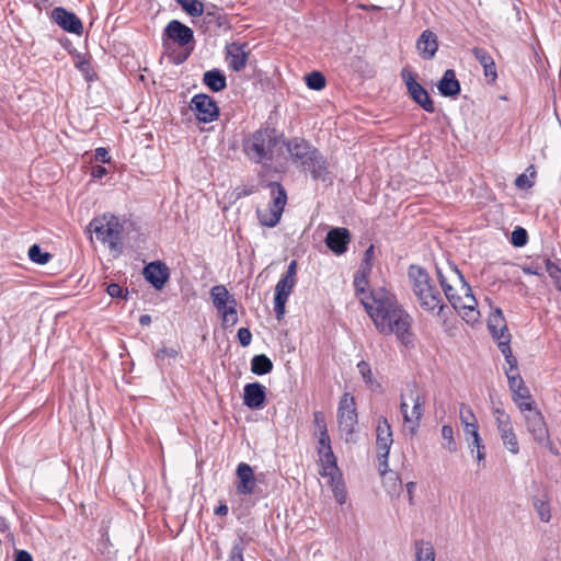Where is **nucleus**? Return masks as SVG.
<instances>
[{
	"mask_svg": "<svg viewBox=\"0 0 561 561\" xmlns=\"http://www.w3.org/2000/svg\"><path fill=\"white\" fill-rule=\"evenodd\" d=\"M525 426L534 440L539 444L549 439V431L542 413L533 408L524 415Z\"/></svg>",
	"mask_w": 561,
	"mask_h": 561,
	"instance_id": "nucleus-15",
	"label": "nucleus"
},
{
	"mask_svg": "<svg viewBox=\"0 0 561 561\" xmlns=\"http://www.w3.org/2000/svg\"><path fill=\"white\" fill-rule=\"evenodd\" d=\"M319 456V474L323 478L340 473V469L337 467L336 457L332 449H328L327 451L318 453Z\"/></svg>",
	"mask_w": 561,
	"mask_h": 561,
	"instance_id": "nucleus-24",
	"label": "nucleus"
},
{
	"mask_svg": "<svg viewBox=\"0 0 561 561\" xmlns=\"http://www.w3.org/2000/svg\"><path fill=\"white\" fill-rule=\"evenodd\" d=\"M190 108L194 112L197 121L211 123L219 116V106L216 101L205 93L195 94L190 102Z\"/></svg>",
	"mask_w": 561,
	"mask_h": 561,
	"instance_id": "nucleus-14",
	"label": "nucleus"
},
{
	"mask_svg": "<svg viewBox=\"0 0 561 561\" xmlns=\"http://www.w3.org/2000/svg\"><path fill=\"white\" fill-rule=\"evenodd\" d=\"M286 140L284 135L272 127H261L242 140V151L253 163L268 164L274 160L275 149Z\"/></svg>",
	"mask_w": 561,
	"mask_h": 561,
	"instance_id": "nucleus-3",
	"label": "nucleus"
},
{
	"mask_svg": "<svg viewBox=\"0 0 561 561\" xmlns=\"http://www.w3.org/2000/svg\"><path fill=\"white\" fill-rule=\"evenodd\" d=\"M297 275V261L293 260L286 271V274L280 277L275 286L276 297L287 298L290 296L295 285Z\"/></svg>",
	"mask_w": 561,
	"mask_h": 561,
	"instance_id": "nucleus-21",
	"label": "nucleus"
},
{
	"mask_svg": "<svg viewBox=\"0 0 561 561\" xmlns=\"http://www.w3.org/2000/svg\"><path fill=\"white\" fill-rule=\"evenodd\" d=\"M287 300V298L274 296V310L278 320L282 319L285 313V305Z\"/></svg>",
	"mask_w": 561,
	"mask_h": 561,
	"instance_id": "nucleus-57",
	"label": "nucleus"
},
{
	"mask_svg": "<svg viewBox=\"0 0 561 561\" xmlns=\"http://www.w3.org/2000/svg\"><path fill=\"white\" fill-rule=\"evenodd\" d=\"M527 231L522 227H516L512 232L511 242L514 247L520 248L527 243Z\"/></svg>",
	"mask_w": 561,
	"mask_h": 561,
	"instance_id": "nucleus-45",
	"label": "nucleus"
},
{
	"mask_svg": "<svg viewBox=\"0 0 561 561\" xmlns=\"http://www.w3.org/2000/svg\"><path fill=\"white\" fill-rule=\"evenodd\" d=\"M442 437L444 440H446L444 448H446L449 453H455L457 450V444L454 438V430L450 425L445 424L442 426Z\"/></svg>",
	"mask_w": 561,
	"mask_h": 561,
	"instance_id": "nucleus-42",
	"label": "nucleus"
},
{
	"mask_svg": "<svg viewBox=\"0 0 561 561\" xmlns=\"http://www.w3.org/2000/svg\"><path fill=\"white\" fill-rule=\"evenodd\" d=\"M272 202L265 209H257L256 215L260 224L264 227H275L283 215L285 205L287 203V193L283 185L278 182L268 183Z\"/></svg>",
	"mask_w": 561,
	"mask_h": 561,
	"instance_id": "nucleus-8",
	"label": "nucleus"
},
{
	"mask_svg": "<svg viewBox=\"0 0 561 561\" xmlns=\"http://www.w3.org/2000/svg\"><path fill=\"white\" fill-rule=\"evenodd\" d=\"M245 550V542L242 538H239L237 541H234L230 553L228 561H244L243 560V552Z\"/></svg>",
	"mask_w": 561,
	"mask_h": 561,
	"instance_id": "nucleus-43",
	"label": "nucleus"
},
{
	"mask_svg": "<svg viewBox=\"0 0 561 561\" xmlns=\"http://www.w3.org/2000/svg\"><path fill=\"white\" fill-rule=\"evenodd\" d=\"M510 342L511 334L508 333L506 325H503L501 328V336H499V348L501 353L504 355L505 359H507V357H511L512 355Z\"/></svg>",
	"mask_w": 561,
	"mask_h": 561,
	"instance_id": "nucleus-41",
	"label": "nucleus"
},
{
	"mask_svg": "<svg viewBox=\"0 0 561 561\" xmlns=\"http://www.w3.org/2000/svg\"><path fill=\"white\" fill-rule=\"evenodd\" d=\"M426 393L416 382H409L400 397V412L404 427L410 435H415L424 414Z\"/></svg>",
	"mask_w": 561,
	"mask_h": 561,
	"instance_id": "nucleus-5",
	"label": "nucleus"
},
{
	"mask_svg": "<svg viewBox=\"0 0 561 561\" xmlns=\"http://www.w3.org/2000/svg\"><path fill=\"white\" fill-rule=\"evenodd\" d=\"M144 276L156 289H161L169 279V267L160 261L151 262L144 268Z\"/></svg>",
	"mask_w": 561,
	"mask_h": 561,
	"instance_id": "nucleus-20",
	"label": "nucleus"
},
{
	"mask_svg": "<svg viewBox=\"0 0 561 561\" xmlns=\"http://www.w3.org/2000/svg\"><path fill=\"white\" fill-rule=\"evenodd\" d=\"M505 325L504 317L501 309H496L495 313L489 320L488 328L493 336L499 342V336H501V328Z\"/></svg>",
	"mask_w": 561,
	"mask_h": 561,
	"instance_id": "nucleus-35",
	"label": "nucleus"
},
{
	"mask_svg": "<svg viewBox=\"0 0 561 561\" xmlns=\"http://www.w3.org/2000/svg\"><path fill=\"white\" fill-rule=\"evenodd\" d=\"M495 424L504 447L513 455L519 453V444L511 416L501 408L493 409Z\"/></svg>",
	"mask_w": 561,
	"mask_h": 561,
	"instance_id": "nucleus-11",
	"label": "nucleus"
},
{
	"mask_svg": "<svg viewBox=\"0 0 561 561\" xmlns=\"http://www.w3.org/2000/svg\"><path fill=\"white\" fill-rule=\"evenodd\" d=\"M204 22L207 24H214L218 28H228V21L225 14L219 10L207 11L204 15Z\"/></svg>",
	"mask_w": 561,
	"mask_h": 561,
	"instance_id": "nucleus-36",
	"label": "nucleus"
},
{
	"mask_svg": "<svg viewBox=\"0 0 561 561\" xmlns=\"http://www.w3.org/2000/svg\"><path fill=\"white\" fill-rule=\"evenodd\" d=\"M28 257L32 262L44 265L50 261L51 254L43 252L38 244H33L28 249Z\"/></svg>",
	"mask_w": 561,
	"mask_h": 561,
	"instance_id": "nucleus-39",
	"label": "nucleus"
},
{
	"mask_svg": "<svg viewBox=\"0 0 561 561\" xmlns=\"http://www.w3.org/2000/svg\"><path fill=\"white\" fill-rule=\"evenodd\" d=\"M94 158L96 161H101L103 163L110 161L108 151L103 147H100L95 150Z\"/></svg>",
	"mask_w": 561,
	"mask_h": 561,
	"instance_id": "nucleus-62",
	"label": "nucleus"
},
{
	"mask_svg": "<svg viewBox=\"0 0 561 561\" xmlns=\"http://www.w3.org/2000/svg\"><path fill=\"white\" fill-rule=\"evenodd\" d=\"M483 72H484V77L488 79L489 82H495V80L497 78V72H496V66H495L494 60L492 62L483 66Z\"/></svg>",
	"mask_w": 561,
	"mask_h": 561,
	"instance_id": "nucleus-59",
	"label": "nucleus"
},
{
	"mask_svg": "<svg viewBox=\"0 0 561 561\" xmlns=\"http://www.w3.org/2000/svg\"><path fill=\"white\" fill-rule=\"evenodd\" d=\"M309 89L320 91L325 87V77L320 71H312L305 77Z\"/></svg>",
	"mask_w": 561,
	"mask_h": 561,
	"instance_id": "nucleus-38",
	"label": "nucleus"
},
{
	"mask_svg": "<svg viewBox=\"0 0 561 561\" xmlns=\"http://www.w3.org/2000/svg\"><path fill=\"white\" fill-rule=\"evenodd\" d=\"M76 67L84 75V77L87 79H89V80L92 79V77H91L92 68H91L90 61L88 59H85V57H79V59L76 62Z\"/></svg>",
	"mask_w": 561,
	"mask_h": 561,
	"instance_id": "nucleus-54",
	"label": "nucleus"
},
{
	"mask_svg": "<svg viewBox=\"0 0 561 561\" xmlns=\"http://www.w3.org/2000/svg\"><path fill=\"white\" fill-rule=\"evenodd\" d=\"M408 277L421 308L439 316L446 306L427 271L419 265H411Z\"/></svg>",
	"mask_w": 561,
	"mask_h": 561,
	"instance_id": "nucleus-4",
	"label": "nucleus"
},
{
	"mask_svg": "<svg viewBox=\"0 0 561 561\" xmlns=\"http://www.w3.org/2000/svg\"><path fill=\"white\" fill-rule=\"evenodd\" d=\"M416 49L424 60L432 59L438 49V41L435 33L430 30L423 31L416 41Z\"/></svg>",
	"mask_w": 561,
	"mask_h": 561,
	"instance_id": "nucleus-22",
	"label": "nucleus"
},
{
	"mask_svg": "<svg viewBox=\"0 0 561 561\" xmlns=\"http://www.w3.org/2000/svg\"><path fill=\"white\" fill-rule=\"evenodd\" d=\"M508 386L512 393L526 387L519 374L512 377L510 376Z\"/></svg>",
	"mask_w": 561,
	"mask_h": 561,
	"instance_id": "nucleus-58",
	"label": "nucleus"
},
{
	"mask_svg": "<svg viewBox=\"0 0 561 561\" xmlns=\"http://www.w3.org/2000/svg\"><path fill=\"white\" fill-rule=\"evenodd\" d=\"M328 483L331 486L333 492V496L340 505H343L347 499L346 486L342 478V473H336L330 477H327Z\"/></svg>",
	"mask_w": 561,
	"mask_h": 561,
	"instance_id": "nucleus-27",
	"label": "nucleus"
},
{
	"mask_svg": "<svg viewBox=\"0 0 561 561\" xmlns=\"http://www.w3.org/2000/svg\"><path fill=\"white\" fill-rule=\"evenodd\" d=\"M471 53L482 67L494 60L489 51L482 47L476 46L471 49Z\"/></svg>",
	"mask_w": 561,
	"mask_h": 561,
	"instance_id": "nucleus-46",
	"label": "nucleus"
},
{
	"mask_svg": "<svg viewBox=\"0 0 561 561\" xmlns=\"http://www.w3.org/2000/svg\"><path fill=\"white\" fill-rule=\"evenodd\" d=\"M537 511H538V514L540 516V519L542 522H546L548 523L550 520V507H549V504L543 502V501H539L535 504Z\"/></svg>",
	"mask_w": 561,
	"mask_h": 561,
	"instance_id": "nucleus-53",
	"label": "nucleus"
},
{
	"mask_svg": "<svg viewBox=\"0 0 561 561\" xmlns=\"http://www.w3.org/2000/svg\"><path fill=\"white\" fill-rule=\"evenodd\" d=\"M291 161L302 171L309 172L314 180L325 181L329 175L328 162L322 153L309 141L294 137L283 141Z\"/></svg>",
	"mask_w": 561,
	"mask_h": 561,
	"instance_id": "nucleus-2",
	"label": "nucleus"
},
{
	"mask_svg": "<svg viewBox=\"0 0 561 561\" xmlns=\"http://www.w3.org/2000/svg\"><path fill=\"white\" fill-rule=\"evenodd\" d=\"M351 241V232L344 227L330 229L324 240L327 247L336 255L344 254L347 251Z\"/></svg>",
	"mask_w": 561,
	"mask_h": 561,
	"instance_id": "nucleus-16",
	"label": "nucleus"
},
{
	"mask_svg": "<svg viewBox=\"0 0 561 561\" xmlns=\"http://www.w3.org/2000/svg\"><path fill=\"white\" fill-rule=\"evenodd\" d=\"M313 426L314 435L321 433H328L325 416L322 411H316L313 413Z\"/></svg>",
	"mask_w": 561,
	"mask_h": 561,
	"instance_id": "nucleus-47",
	"label": "nucleus"
},
{
	"mask_svg": "<svg viewBox=\"0 0 561 561\" xmlns=\"http://www.w3.org/2000/svg\"><path fill=\"white\" fill-rule=\"evenodd\" d=\"M469 447L471 449V451H473L474 449L477 450V460L478 462H481V461H484L485 459V447L483 445V442L482 439L480 438V444L479 445H472V442L469 444Z\"/></svg>",
	"mask_w": 561,
	"mask_h": 561,
	"instance_id": "nucleus-60",
	"label": "nucleus"
},
{
	"mask_svg": "<svg viewBox=\"0 0 561 561\" xmlns=\"http://www.w3.org/2000/svg\"><path fill=\"white\" fill-rule=\"evenodd\" d=\"M357 369L366 383H369V385L373 383L374 378H373L371 368H370V365L366 360H360L357 364Z\"/></svg>",
	"mask_w": 561,
	"mask_h": 561,
	"instance_id": "nucleus-49",
	"label": "nucleus"
},
{
	"mask_svg": "<svg viewBox=\"0 0 561 561\" xmlns=\"http://www.w3.org/2000/svg\"><path fill=\"white\" fill-rule=\"evenodd\" d=\"M316 436L318 437L317 453H322L327 451L328 449H332L329 433L316 434Z\"/></svg>",
	"mask_w": 561,
	"mask_h": 561,
	"instance_id": "nucleus-52",
	"label": "nucleus"
},
{
	"mask_svg": "<svg viewBox=\"0 0 561 561\" xmlns=\"http://www.w3.org/2000/svg\"><path fill=\"white\" fill-rule=\"evenodd\" d=\"M438 278L447 300L450 302V305H455V298L458 296L456 294H450V290H453V286L446 282L440 271H438Z\"/></svg>",
	"mask_w": 561,
	"mask_h": 561,
	"instance_id": "nucleus-51",
	"label": "nucleus"
},
{
	"mask_svg": "<svg viewBox=\"0 0 561 561\" xmlns=\"http://www.w3.org/2000/svg\"><path fill=\"white\" fill-rule=\"evenodd\" d=\"M535 175L536 171L534 167L530 165L526 169V173H522L516 178L515 185L522 190L530 188L535 184Z\"/></svg>",
	"mask_w": 561,
	"mask_h": 561,
	"instance_id": "nucleus-37",
	"label": "nucleus"
},
{
	"mask_svg": "<svg viewBox=\"0 0 561 561\" xmlns=\"http://www.w3.org/2000/svg\"><path fill=\"white\" fill-rule=\"evenodd\" d=\"M393 443L391 426L386 417H381L378 421L376 427V447L378 451V462H379V471L381 476H385L387 472L390 473V478L393 476L394 481H401L399 477L389 471L388 458L390 453V447Z\"/></svg>",
	"mask_w": 561,
	"mask_h": 561,
	"instance_id": "nucleus-9",
	"label": "nucleus"
},
{
	"mask_svg": "<svg viewBox=\"0 0 561 561\" xmlns=\"http://www.w3.org/2000/svg\"><path fill=\"white\" fill-rule=\"evenodd\" d=\"M168 41H172L181 47H186L187 45H193L194 32L182 22L172 20L167 24L162 34V42L164 46H167ZM192 50L193 46H191L190 51L183 57V59L179 60V62L184 61Z\"/></svg>",
	"mask_w": 561,
	"mask_h": 561,
	"instance_id": "nucleus-12",
	"label": "nucleus"
},
{
	"mask_svg": "<svg viewBox=\"0 0 561 561\" xmlns=\"http://www.w3.org/2000/svg\"><path fill=\"white\" fill-rule=\"evenodd\" d=\"M237 335L241 346L247 347L251 344L252 333L248 328H240Z\"/></svg>",
	"mask_w": 561,
	"mask_h": 561,
	"instance_id": "nucleus-55",
	"label": "nucleus"
},
{
	"mask_svg": "<svg viewBox=\"0 0 561 561\" xmlns=\"http://www.w3.org/2000/svg\"><path fill=\"white\" fill-rule=\"evenodd\" d=\"M336 419L339 431L344 440L346 443H355L358 415L355 399L348 392H345L340 399Z\"/></svg>",
	"mask_w": 561,
	"mask_h": 561,
	"instance_id": "nucleus-7",
	"label": "nucleus"
},
{
	"mask_svg": "<svg viewBox=\"0 0 561 561\" xmlns=\"http://www.w3.org/2000/svg\"><path fill=\"white\" fill-rule=\"evenodd\" d=\"M459 416H460L462 426H465L466 423H476L477 422L476 415L473 414L471 408L466 404L460 405Z\"/></svg>",
	"mask_w": 561,
	"mask_h": 561,
	"instance_id": "nucleus-50",
	"label": "nucleus"
},
{
	"mask_svg": "<svg viewBox=\"0 0 561 561\" xmlns=\"http://www.w3.org/2000/svg\"><path fill=\"white\" fill-rule=\"evenodd\" d=\"M443 96L455 98L460 93V82L453 69H447L437 84Z\"/></svg>",
	"mask_w": 561,
	"mask_h": 561,
	"instance_id": "nucleus-23",
	"label": "nucleus"
},
{
	"mask_svg": "<svg viewBox=\"0 0 561 561\" xmlns=\"http://www.w3.org/2000/svg\"><path fill=\"white\" fill-rule=\"evenodd\" d=\"M273 370V363L265 354H259L251 359V371L254 375L263 376Z\"/></svg>",
	"mask_w": 561,
	"mask_h": 561,
	"instance_id": "nucleus-30",
	"label": "nucleus"
},
{
	"mask_svg": "<svg viewBox=\"0 0 561 561\" xmlns=\"http://www.w3.org/2000/svg\"><path fill=\"white\" fill-rule=\"evenodd\" d=\"M87 229L88 232L95 233L98 240L108 244L112 250L117 249L121 243L123 226L114 215L104 214L101 217L93 218Z\"/></svg>",
	"mask_w": 561,
	"mask_h": 561,
	"instance_id": "nucleus-6",
	"label": "nucleus"
},
{
	"mask_svg": "<svg viewBox=\"0 0 561 561\" xmlns=\"http://www.w3.org/2000/svg\"><path fill=\"white\" fill-rule=\"evenodd\" d=\"M51 16L54 21L67 32L75 34H81L83 32L81 20L75 13L61 7L55 8Z\"/></svg>",
	"mask_w": 561,
	"mask_h": 561,
	"instance_id": "nucleus-19",
	"label": "nucleus"
},
{
	"mask_svg": "<svg viewBox=\"0 0 561 561\" xmlns=\"http://www.w3.org/2000/svg\"><path fill=\"white\" fill-rule=\"evenodd\" d=\"M179 355V351L172 347H161L156 352L157 359L175 358Z\"/></svg>",
	"mask_w": 561,
	"mask_h": 561,
	"instance_id": "nucleus-56",
	"label": "nucleus"
},
{
	"mask_svg": "<svg viewBox=\"0 0 561 561\" xmlns=\"http://www.w3.org/2000/svg\"><path fill=\"white\" fill-rule=\"evenodd\" d=\"M14 561H33V558L30 552L25 550H18L15 552Z\"/></svg>",
	"mask_w": 561,
	"mask_h": 561,
	"instance_id": "nucleus-64",
	"label": "nucleus"
},
{
	"mask_svg": "<svg viewBox=\"0 0 561 561\" xmlns=\"http://www.w3.org/2000/svg\"><path fill=\"white\" fill-rule=\"evenodd\" d=\"M461 283V289L463 290V297H456L451 305L455 310L461 316L467 323H474L478 321L480 312L477 309L478 302L472 294L470 285L466 282L460 272L456 268Z\"/></svg>",
	"mask_w": 561,
	"mask_h": 561,
	"instance_id": "nucleus-10",
	"label": "nucleus"
},
{
	"mask_svg": "<svg viewBox=\"0 0 561 561\" xmlns=\"http://www.w3.org/2000/svg\"><path fill=\"white\" fill-rule=\"evenodd\" d=\"M546 271L553 282L554 287L561 293V268L550 260L545 261Z\"/></svg>",
	"mask_w": 561,
	"mask_h": 561,
	"instance_id": "nucleus-40",
	"label": "nucleus"
},
{
	"mask_svg": "<svg viewBox=\"0 0 561 561\" xmlns=\"http://www.w3.org/2000/svg\"><path fill=\"white\" fill-rule=\"evenodd\" d=\"M106 293L112 298H122V299L126 300L128 297V290L124 289L121 285H118L116 283L108 284L106 287Z\"/></svg>",
	"mask_w": 561,
	"mask_h": 561,
	"instance_id": "nucleus-48",
	"label": "nucleus"
},
{
	"mask_svg": "<svg viewBox=\"0 0 561 561\" xmlns=\"http://www.w3.org/2000/svg\"><path fill=\"white\" fill-rule=\"evenodd\" d=\"M210 297L213 300V305L217 310L225 308L226 305L229 304L230 299L234 298L232 295L229 294L225 285H215L214 287H211Z\"/></svg>",
	"mask_w": 561,
	"mask_h": 561,
	"instance_id": "nucleus-29",
	"label": "nucleus"
},
{
	"mask_svg": "<svg viewBox=\"0 0 561 561\" xmlns=\"http://www.w3.org/2000/svg\"><path fill=\"white\" fill-rule=\"evenodd\" d=\"M362 305L379 333L394 334L404 345L412 342L411 317L393 294L383 287L371 289L362 298Z\"/></svg>",
	"mask_w": 561,
	"mask_h": 561,
	"instance_id": "nucleus-1",
	"label": "nucleus"
},
{
	"mask_svg": "<svg viewBox=\"0 0 561 561\" xmlns=\"http://www.w3.org/2000/svg\"><path fill=\"white\" fill-rule=\"evenodd\" d=\"M266 401V387L255 381L243 388V404L251 410L263 409Z\"/></svg>",
	"mask_w": 561,
	"mask_h": 561,
	"instance_id": "nucleus-18",
	"label": "nucleus"
},
{
	"mask_svg": "<svg viewBox=\"0 0 561 561\" xmlns=\"http://www.w3.org/2000/svg\"><path fill=\"white\" fill-rule=\"evenodd\" d=\"M415 561H435V551L431 542L417 540L414 543Z\"/></svg>",
	"mask_w": 561,
	"mask_h": 561,
	"instance_id": "nucleus-32",
	"label": "nucleus"
},
{
	"mask_svg": "<svg viewBox=\"0 0 561 561\" xmlns=\"http://www.w3.org/2000/svg\"><path fill=\"white\" fill-rule=\"evenodd\" d=\"M373 256H374V245H369L364 253V257L362 260L360 267H370L371 268Z\"/></svg>",
	"mask_w": 561,
	"mask_h": 561,
	"instance_id": "nucleus-61",
	"label": "nucleus"
},
{
	"mask_svg": "<svg viewBox=\"0 0 561 561\" xmlns=\"http://www.w3.org/2000/svg\"><path fill=\"white\" fill-rule=\"evenodd\" d=\"M401 78L404 81L409 95L425 112L434 113L435 105L425 88L416 81L415 75L408 68L401 70Z\"/></svg>",
	"mask_w": 561,
	"mask_h": 561,
	"instance_id": "nucleus-13",
	"label": "nucleus"
},
{
	"mask_svg": "<svg viewBox=\"0 0 561 561\" xmlns=\"http://www.w3.org/2000/svg\"><path fill=\"white\" fill-rule=\"evenodd\" d=\"M512 399L522 412H527L528 410L535 408V402L531 399L527 387L513 392Z\"/></svg>",
	"mask_w": 561,
	"mask_h": 561,
	"instance_id": "nucleus-31",
	"label": "nucleus"
},
{
	"mask_svg": "<svg viewBox=\"0 0 561 561\" xmlns=\"http://www.w3.org/2000/svg\"><path fill=\"white\" fill-rule=\"evenodd\" d=\"M238 483L237 492L240 495H252L256 492L257 480L253 469L245 462H240L236 470Z\"/></svg>",
	"mask_w": 561,
	"mask_h": 561,
	"instance_id": "nucleus-17",
	"label": "nucleus"
},
{
	"mask_svg": "<svg viewBox=\"0 0 561 561\" xmlns=\"http://www.w3.org/2000/svg\"><path fill=\"white\" fill-rule=\"evenodd\" d=\"M183 10L191 16L196 18L204 14V3L199 0H175Z\"/></svg>",
	"mask_w": 561,
	"mask_h": 561,
	"instance_id": "nucleus-34",
	"label": "nucleus"
},
{
	"mask_svg": "<svg viewBox=\"0 0 561 561\" xmlns=\"http://www.w3.org/2000/svg\"><path fill=\"white\" fill-rule=\"evenodd\" d=\"M203 83L213 92H220L227 88V79L219 69H211L204 73Z\"/></svg>",
	"mask_w": 561,
	"mask_h": 561,
	"instance_id": "nucleus-25",
	"label": "nucleus"
},
{
	"mask_svg": "<svg viewBox=\"0 0 561 561\" xmlns=\"http://www.w3.org/2000/svg\"><path fill=\"white\" fill-rule=\"evenodd\" d=\"M106 174L107 170L103 165L98 164L91 168V175L93 179H102Z\"/></svg>",
	"mask_w": 561,
	"mask_h": 561,
	"instance_id": "nucleus-63",
	"label": "nucleus"
},
{
	"mask_svg": "<svg viewBox=\"0 0 561 561\" xmlns=\"http://www.w3.org/2000/svg\"><path fill=\"white\" fill-rule=\"evenodd\" d=\"M465 437L468 442H472V445L480 444V434L478 431V424L476 423H466L463 426Z\"/></svg>",
	"mask_w": 561,
	"mask_h": 561,
	"instance_id": "nucleus-44",
	"label": "nucleus"
},
{
	"mask_svg": "<svg viewBox=\"0 0 561 561\" xmlns=\"http://www.w3.org/2000/svg\"><path fill=\"white\" fill-rule=\"evenodd\" d=\"M237 300L231 298L225 308L218 309L222 317V324L232 327L238 322Z\"/></svg>",
	"mask_w": 561,
	"mask_h": 561,
	"instance_id": "nucleus-33",
	"label": "nucleus"
},
{
	"mask_svg": "<svg viewBox=\"0 0 561 561\" xmlns=\"http://www.w3.org/2000/svg\"><path fill=\"white\" fill-rule=\"evenodd\" d=\"M229 67L234 71H241L247 66L248 53L243 45L232 44L228 48Z\"/></svg>",
	"mask_w": 561,
	"mask_h": 561,
	"instance_id": "nucleus-26",
	"label": "nucleus"
},
{
	"mask_svg": "<svg viewBox=\"0 0 561 561\" xmlns=\"http://www.w3.org/2000/svg\"><path fill=\"white\" fill-rule=\"evenodd\" d=\"M369 273L370 267H359V270L354 275L353 285L355 293L357 296H359L360 300L363 297L369 295V293H367Z\"/></svg>",
	"mask_w": 561,
	"mask_h": 561,
	"instance_id": "nucleus-28",
	"label": "nucleus"
}]
</instances>
